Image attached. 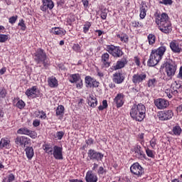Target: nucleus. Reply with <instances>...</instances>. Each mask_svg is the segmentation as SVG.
<instances>
[{
  "label": "nucleus",
  "instance_id": "f257e3e1",
  "mask_svg": "<svg viewBox=\"0 0 182 182\" xmlns=\"http://www.w3.org/2000/svg\"><path fill=\"white\" fill-rule=\"evenodd\" d=\"M167 46L168 44L166 43H161V46L156 49L151 50L149 58L147 61V66L149 68H153L156 65L159 64V62L163 59V56L167 50Z\"/></svg>",
  "mask_w": 182,
  "mask_h": 182
},
{
  "label": "nucleus",
  "instance_id": "f03ea898",
  "mask_svg": "<svg viewBox=\"0 0 182 182\" xmlns=\"http://www.w3.org/2000/svg\"><path fill=\"white\" fill-rule=\"evenodd\" d=\"M129 114L135 122H143L146 117V106L142 103L134 104L131 106Z\"/></svg>",
  "mask_w": 182,
  "mask_h": 182
},
{
  "label": "nucleus",
  "instance_id": "7ed1b4c3",
  "mask_svg": "<svg viewBox=\"0 0 182 182\" xmlns=\"http://www.w3.org/2000/svg\"><path fill=\"white\" fill-rule=\"evenodd\" d=\"M34 56V60L37 63V65H39V63H43L44 68L46 69V68H48L50 65V62L49 61V58L46 56V53H45V50L42 48H38L33 54Z\"/></svg>",
  "mask_w": 182,
  "mask_h": 182
},
{
  "label": "nucleus",
  "instance_id": "20e7f679",
  "mask_svg": "<svg viewBox=\"0 0 182 182\" xmlns=\"http://www.w3.org/2000/svg\"><path fill=\"white\" fill-rule=\"evenodd\" d=\"M163 68L165 69L166 76L171 79L177 72V63L171 59H168L163 64Z\"/></svg>",
  "mask_w": 182,
  "mask_h": 182
},
{
  "label": "nucleus",
  "instance_id": "39448f33",
  "mask_svg": "<svg viewBox=\"0 0 182 182\" xmlns=\"http://www.w3.org/2000/svg\"><path fill=\"white\" fill-rule=\"evenodd\" d=\"M105 50L108 52L112 58H122L124 53L122 50V47L119 46H114L113 44L105 45Z\"/></svg>",
  "mask_w": 182,
  "mask_h": 182
},
{
  "label": "nucleus",
  "instance_id": "423d86ee",
  "mask_svg": "<svg viewBox=\"0 0 182 182\" xmlns=\"http://www.w3.org/2000/svg\"><path fill=\"white\" fill-rule=\"evenodd\" d=\"M130 171L133 176L138 178L144 175V168L139 162H135L130 166Z\"/></svg>",
  "mask_w": 182,
  "mask_h": 182
},
{
  "label": "nucleus",
  "instance_id": "0eeeda50",
  "mask_svg": "<svg viewBox=\"0 0 182 182\" xmlns=\"http://www.w3.org/2000/svg\"><path fill=\"white\" fill-rule=\"evenodd\" d=\"M154 18H155V23H156L157 26L170 21L168 14H167L166 13L161 14L156 11L154 14Z\"/></svg>",
  "mask_w": 182,
  "mask_h": 182
},
{
  "label": "nucleus",
  "instance_id": "6e6552de",
  "mask_svg": "<svg viewBox=\"0 0 182 182\" xmlns=\"http://www.w3.org/2000/svg\"><path fill=\"white\" fill-rule=\"evenodd\" d=\"M87 157L90 160H92L93 161H102L105 155L95 149H89L87 152Z\"/></svg>",
  "mask_w": 182,
  "mask_h": 182
},
{
  "label": "nucleus",
  "instance_id": "1a4fd4ad",
  "mask_svg": "<svg viewBox=\"0 0 182 182\" xmlns=\"http://www.w3.org/2000/svg\"><path fill=\"white\" fill-rule=\"evenodd\" d=\"M173 116H174V112L171 109L160 111L157 114V117L161 122L171 120V119H173Z\"/></svg>",
  "mask_w": 182,
  "mask_h": 182
},
{
  "label": "nucleus",
  "instance_id": "9d476101",
  "mask_svg": "<svg viewBox=\"0 0 182 182\" xmlns=\"http://www.w3.org/2000/svg\"><path fill=\"white\" fill-rule=\"evenodd\" d=\"M25 95L29 99H36V97L41 96V90L38 89L37 86H33L26 90Z\"/></svg>",
  "mask_w": 182,
  "mask_h": 182
},
{
  "label": "nucleus",
  "instance_id": "9b49d317",
  "mask_svg": "<svg viewBox=\"0 0 182 182\" xmlns=\"http://www.w3.org/2000/svg\"><path fill=\"white\" fill-rule=\"evenodd\" d=\"M158 29L162 32V33H165L166 35H168V33H171L173 31V25L171 24V21L169 20L165 23H162L158 26Z\"/></svg>",
  "mask_w": 182,
  "mask_h": 182
},
{
  "label": "nucleus",
  "instance_id": "f8f14e48",
  "mask_svg": "<svg viewBox=\"0 0 182 182\" xmlns=\"http://www.w3.org/2000/svg\"><path fill=\"white\" fill-rule=\"evenodd\" d=\"M124 79H126V74L122 70L117 71L112 75V82L117 85H122L124 82Z\"/></svg>",
  "mask_w": 182,
  "mask_h": 182
},
{
  "label": "nucleus",
  "instance_id": "ddd939ff",
  "mask_svg": "<svg viewBox=\"0 0 182 182\" xmlns=\"http://www.w3.org/2000/svg\"><path fill=\"white\" fill-rule=\"evenodd\" d=\"M18 134H24L28 136L31 139H36L38 137V133L35 131L28 129V127H22L17 130Z\"/></svg>",
  "mask_w": 182,
  "mask_h": 182
},
{
  "label": "nucleus",
  "instance_id": "4468645a",
  "mask_svg": "<svg viewBox=\"0 0 182 182\" xmlns=\"http://www.w3.org/2000/svg\"><path fill=\"white\" fill-rule=\"evenodd\" d=\"M147 79V74L146 73H137L136 74H134L132 76V82L135 85H139V83H142Z\"/></svg>",
  "mask_w": 182,
  "mask_h": 182
},
{
  "label": "nucleus",
  "instance_id": "2eb2a0df",
  "mask_svg": "<svg viewBox=\"0 0 182 182\" xmlns=\"http://www.w3.org/2000/svg\"><path fill=\"white\" fill-rule=\"evenodd\" d=\"M52 155L55 160H63V148L58 145H55L53 148Z\"/></svg>",
  "mask_w": 182,
  "mask_h": 182
},
{
  "label": "nucleus",
  "instance_id": "dca6fc26",
  "mask_svg": "<svg viewBox=\"0 0 182 182\" xmlns=\"http://www.w3.org/2000/svg\"><path fill=\"white\" fill-rule=\"evenodd\" d=\"M101 63L102 69H107V68H110L112 62H110V54H109V53H104L102 54Z\"/></svg>",
  "mask_w": 182,
  "mask_h": 182
},
{
  "label": "nucleus",
  "instance_id": "f3484780",
  "mask_svg": "<svg viewBox=\"0 0 182 182\" xmlns=\"http://www.w3.org/2000/svg\"><path fill=\"white\" fill-rule=\"evenodd\" d=\"M55 8V3L53 0H42V5L41 6V11L42 12H47V11H52Z\"/></svg>",
  "mask_w": 182,
  "mask_h": 182
},
{
  "label": "nucleus",
  "instance_id": "a211bd4d",
  "mask_svg": "<svg viewBox=\"0 0 182 182\" xmlns=\"http://www.w3.org/2000/svg\"><path fill=\"white\" fill-rule=\"evenodd\" d=\"M154 105L157 109H159V110H163L164 109H167V107L170 106V102L165 99L158 98L154 101Z\"/></svg>",
  "mask_w": 182,
  "mask_h": 182
},
{
  "label": "nucleus",
  "instance_id": "6ab92c4d",
  "mask_svg": "<svg viewBox=\"0 0 182 182\" xmlns=\"http://www.w3.org/2000/svg\"><path fill=\"white\" fill-rule=\"evenodd\" d=\"M85 83L86 87H97L99 85H100L99 81L96 80V79L92 77L90 75H87L85 77Z\"/></svg>",
  "mask_w": 182,
  "mask_h": 182
},
{
  "label": "nucleus",
  "instance_id": "aec40b11",
  "mask_svg": "<svg viewBox=\"0 0 182 182\" xmlns=\"http://www.w3.org/2000/svg\"><path fill=\"white\" fill-rule=\"evenodd\" d=\"M129 63L127 57H123L121 60L117 61V63L111 67L112 70H119V69H123L124 66Z\"/></svg>",
  "mask_w": 182,
  "mask_h": 182
},
{
  "label": "nucleus",
  "instance_id": "412c9836",
  "mask_svg": "<svg viewBox=\"0 0 182 182\" xmlns=\"http://www.w3.org/2000/svg\"><path fill=\"white\" fill-rule=\"evenodd\" d=\"M169 48L173 53H181L182 52L181 44H180L176 40H173L169 43Z\"/></svg>",
  "mask_w": 182,
  "mask_h": 182
},
{
  "label": "nucleus",
  "instance_id": "4be33fe9",
  "mask_svg": "<svg viewBox=\"0 0 182 182\" xmlns=\"http://www.w3.org/2000/svg\"><path fill=\"white\" fill-rule=\"evenodd\" d=\"M124 94L118 93L114 98V103H115L117 109H120L124 105Z\"/></svg>",
  "mask_w": 182,
  "mask_h": 182
},
{
  "label": "nucleus",
  "instance_id": "5701e85b",
  "mask_svg": "<svg viewBox=\"0 0 182 182\" xmlns=\"http://www.w3.org/2000/svg\"><path fill=\"white\" fill-rule=\"evenodd\" d=\"M11 147H12V145L11 144V139L9 138L4 137L0 140V149L1 150H4V149L9 150Z\"/></svg>",
  "mask_w": 182,
  "mask_h": 182
},
{
  "label": "nucleus",
  "instance_id": "b1692460",
  "mask_svg": "<svg viewBox=\"0 0 182 182\" xmlns=\"http://www.w3.org/2000/svg\"><path fill=\"white\" fill-rule=\"evenodd\" d=\"M134 151L136 154V157L138 159H144L145 160H147V156H146L144 151L141 150V146L140 145H136Z\"/></svg>",
  "mask_w": 182,
  "mask_h": 182
},
{
  "label": "nucleus",
  "instance_id": "393cba45",
  "mask_svg": "<svg viewBox=\"0 0 182 182\" xmlns=\"http://www.w3.org/2000/svg\"><path fill=\"white\" fill-rule=\"evenodd\" d=\"M97 175L93 173V171H87L85 176L86 182H97Z\"/></svg>",
  "mask_w": 182,
  "mask_h": 182
},
{
  "label": "nucleus",
  "instance_id": "a878e982",
  "mask_svg": "<svg viewBox=\"0 0 182 182\" xmlns=\"http://www.w3.org/2000/svg\"><path fill=\"white\" fill-rule=\"evenodd\" d=\"M14 141L17 146H26L28 144V138L26 136H17Z\"/></svg>",
  "mask_w": 182,
  "mask_h": 182
},
{
  "label": "nucleus",
  "instance_id": "bb28decb",
  "mask_svg": "<svg viewBox=\"0 0 182 182\" xmlns=\"http://www.w3.org/2000/svg\"><path fill=\"white\" fill-rule=\"evenodd\" d=\"M47 82L49 87H51V89H55V87H58L59 85L58 79H56V77L55 76L48 77Z\"/></svg>",
  "mask_w": 182,
  "mask_h": 182
},
{
  "label": "nucleus",
  "instance_id": "cd10ccee",
  "mask_svg": "<svg viewBox=\"0 0 182 182\" xmlns=\"http://www.w3.org/2000/svg\"><path fill=\"white\" fill-rule=\"evenodd\" d=\"M50 32L51 33H53V35H58L60 36H63L66 35V30L59 27L52 28Z\"/></svg>",
  "mask_w": 182,
  "mask_h": 182
},
{
  "label": "nucleus",
  "instance_id": "c85d7f7f",
  "mask_svg": "<svg viewBox=\"0 0 182 182\" xmlns=\"http://www.w3.org/2000/svg\"><path fill=\"white\" fill-rule=\"evenodd\" d=\"M82 80V77L79 73L70 74L69 76V82L70 83H77Z\"/></svg>",
  "mask_w": 182,
  "mask_h": 182
},
{
  "label": "nucleus",
  "instance_id": "c756f323",
  "mask_svg": "<svg viewBox=\"0 0 182 182\" xmlns=\"http://www.w3.org/2000/svg\"><path fill=\"white\" fill-rule=\"evenodd\" d=\"M25 151L27 159L28 160H32V158L35 156L33 148L32 146H28L26 148Z\"/></svg>",
  "mask_w": 182,
  "mask_h": 182
},
{
  "label": "nucleus",
  "instance_id": "7c9ffc66",
  "mask_svg": "<svg viewBox=\"0 0 182 182\" xmlns=\"http://www.w3.org/2000/svg\"><path fill=\"white\" fill-rule=\"evenodd\" d=\"M116 36L122 43H129V36L127 34L122 33L121 34H117Z\"/></svg>",
  "mask_w": 182,
  "mask_h": 182
},
{
  "label": "nucleus",
  "instance_id": "2f4dec72",
  "mask_svg": "<svg viewBox=\"0 0 182 182\" xmlns=\"http://www.w3.org/2000/svg\"><path fill=\"white\" fill-rule=\"evenodd\" d=\"M147 6L142 5L140 9V14H139V18L140 19H144L146 18V16L147 15Z\"/></svg>",
  "mask_w": 182,
  "mask_h": 182
},
{
  "label": "nucleus",
  "instance_id": "473e14b6",
  "mask_svg": "<svg viewBox=\"0 0 182 182\" xmlns=\"http://www.w3.org/2000/svg\"><path fill=\"white\" fill-rule=\"evenodd\" d=\"M43 149L47 154L52 156V153L53 151V148H52V145H50V144L47 143V144H43Z\"/></svg>",
  "mask_w": 182,
  "mask_h": 182
},
{
  "label": "nucleus",
  "instance_id": "72a5a7b5",
  "mask_svg": "<svg viewBox=\"0 0 182 182\" xmlns=\"http://www.w3.org/2000/svg\"><path fill=\"white\" fill-rule=\"evenodd\" d=\"M147 39L149 45H150L151 46H153V45L156 43V36L154 34L149 33L147 36Z\"/></svg>",
  "mask_w": 182,
  "mask_h": 182
},
{
  "label": "nucleus",
  "instance_id": "f704fd0d",
  "mask_svg": "<svg viewBox=\"0 0 182 182\" xmlns=\"http://www.w3.org/2000/svg\"><path fill=\"white\" fill-rule=\"evenodd\" d=\"M56 116H63L65 114V107L63 105H58L55 110Z\"/></svg>",
  "mask_w": 182,
  "mask_h": 182
},
{
  "label": "nucleus",
  "instance_id": "c9c22d12",
  "mask_svg": "<svg viewBox=\"0 0 182 182\" xmlns=\"http://www.w3.org/2000/svg\"><path fill=\"white\" fill-rule=\"evenodd\" d=\"M181 127L178 125H176L172 129V133H173L174 136H180V134H181Z\"/></svg>",
  "mask_w": 182,
  "mask_h": 182
},
{
  "label": "nucleus",
  "instance_id": "e433bc0d",
  "mask_svg": "<svg viewBox=\"0 0 182 182\" xmlns=\"http://www.w3.org/2000/svg\"><path fill=\"white\" fill-rule=\"evenodd\" d=\"M156 85H157V80H156V78L149 79L147 82V86L150 89L156 87Z\"/></svg>",
  "mask_w": 182,
  "mask_h": 182
},
{
  "label": "nucleus",
  "instance_id": "4c0bfd02",
  "mask_svg": "<svg viewBox=\"0 0 182 182\" xmlns=\"http://www.w3.org/2000/svg\"><path fill=\"white\" fill-rule=\"evenodd\" d=\"M36 117H38V119H41V120H46V112L45 111L41 110L36 112Z\"/></svg>",
  "mask_w": 182,
  "mask_h": 182
},
{
  "label": "nucleus",
  "instance_id": "58836bf2",
  "mask_svg": "<svg viewBox=\"0 0 182 182\" xmlns=\"http://www.w3.org/2000/svg\"><path fill=\"white\" fill-rule=\"evenodd\" d=\"M89 103L91 107H95L96 106H97V98H96L93 95L90 97Z\"/></svg>",
  "mask_w": 182,
  "mask_h": 182
},
{
  "label": "nucleus",
  "instance_id": "ea45409f",
  "mask_svg": "<svg viewBox=\"0 0 182 182\" xmlns=\"http://www.w3.org/2000/svg\"><path fill=\"white\" fill-rule=\"evenodd\" d=\"M75 21H76L75 15L70 14L66 19L67 25H69V26H72V24L73 23V22H75Z\"/></svg>",
  "mask_w": 182,
  "mask_h": 182
},
{
  "label": "nucleus",
  "instance_id": "a19ab883",
  "mask_svg": "<svg viewBox=\"0 0 182 182\" xmlns=\"http://www.w3.org/2000/svg\"><path fill=\"white\" fill-rule=\"evenodd\" d=\"M131 26L132 28L135 29H139V28H143V23L140 21H134L131 22Z\"/></svg>",
  "mask_w": 182,
  "mask_h": 182
},
{
  "label": "nucleus",
  "instance_id": "79ce46f5",
  "mask_svg": "<svg viewBox=\"0 0 182 182\" xmlns=\"http://www.w3.org/2000/svg\"><path fill=\"white\" fill-rule=\"evenodd\" d=\"M92 26V23L89 21H86L85 23L83 25V32L85 33H87L89 32L90 27Z\"/></svg>",
  "mask_w": 182,
  "mask_h": 182
},
{
  "label": "nucleus",
  "instance_id": "37998d69",
  "mask_svg": "<svg viewBox=\"0 0 182 182\" xmlns=\"http://www.w3.org/2000/svg\"><path fill=\"white\" fill-rule=\"evenodd\" d=\"M6 95H8V92L5 87H0V99H5L6 97Z\"/></svg>",
  "mask_w": 182,
  "mask_h": 182
},
{
  "label": "nucleus",
  "instance_id": "c03bdc74",
  "mask_svg": "<svg viewBox=\"0 0 182 182\" xmlns=\"http://www.w3.org/2000/svg\"><path fill=\"white\" fill-rule=\"evenodd\" d=\"M107 107H109V105L107 104V100H104L102 101V105H100L98 107V110H100V112H102V111L105 110V109H107Z\"/></svg>",
  "mask_w": 182,
  "mask_h": 182
},
{
  "label": "nucleus",
  "instance_id": "a18cd8bd",
  "mask_svg": "<svg viewBox=\"0 0 182 182\" xmlns=\"http://www.w3.org/2000/svg\"><path fill=\"white\" fill-rule=\"evenodd\" d=\"M63 136H65V132L63 131H58L54 134V138L58 140H62L63 139Z\"/></svg>",
  "mask_w": 182,
  "mask_h": 182
},
{
  "label": "nucleus",
  "instance_id": "49530a36",
  "mask_svg": "<svg viewBox=\"0 0 182 182\" xmlns=\"http://www.w3.org/2000/svg\"><path fill=\"white\" fill-rule=\"evenodd\" d=\"M145 151H146V156L148 157H150L151 159H154V157H155L154 151H153L149 148H146L145 149Z\"/></svg>",
  "mask_w": 182,
  "mask_h": 182
},
{
  "label": "nucleus",
  "instance_id": "de8ad7c7",
  "mask_svg": "<svg viewBox=\"0 0 182 182\" xmlns=\"http://www.w3.org/2000/svg\"><path fill=\"white\" fill-rule=\"evenodd\" d=\"M18 26H21V30L23 31H26V24H25V21L23 19L19 20Z\"/></svg>",
  "mask_w": 182,
  "mask_h": 182
},
{
  "label": "nucleus",
  "instance_id": "09e8293b",
  "mask_svg": "<svg viewBox=\"0 0 182 182\" xmlns=\"http://www.w3.org/2000/svg\"><path fill=\"white\" fill-rule=\"evenodd\" d=\"M73 50L77 53H80L82 52V48L79 43H74L73 46Z\"/></svg>",
  "mask_w": 182,
  "mask_h": 182
},
{
  "label": "nucleus",
  "instance_id": "8fccbe9b",
  "mask_svg": "<svg viewBox=\"0 0 182 182\" xmlns=\"http://www.w3.org/2000/svg\"><path fill=\"white\" fill-rule=\"evenodd\" d=\"M26 106V104H25V102L22 100H19L17 103L16 104V107H18V109H22L23 107Z\"/></svg>",
  "mask_w": 182,
  "mask_h": 182
},
{
  "label": "nucleus",
  "instance_id": "3c124183",
  "mask_svg": "<svg viewBox=\"0 0 182 182\" xmlns=\"http://www.w3.org/2000/svg\"><path fill=\"white\" fill-rule=\"evenodd\" d=\"M9 39V36L6 34H0V43H5Z\"/></svg>",
  "mask_w": 182,
  "mask_h": 182
},
{
  "label": "nucleus",
  "instance_id": "603ef678",
  "mask_svg": "<svg viewBox=\"0 0 182 182\" xmlns=\"http://www.w3.org/2000/svg\"><path fill=\"white\" fill-rule=\"evenodd\" d=\"M106 169H105L103 166H100L97 171V174H98V176H103V174H106Z\"/></svg>",
  "mask_w": 182,
  "mask_h": 182
},
{
  "label": "nucleus",
  "instance_id": "864d4df0",
  "mask_svg": "<svg viewBox=\"0 0 182 182\" xmlns=\"http://www.w3.org/2000/svg\"><path fill=\"white\" fill-rule=\"evenodd\" d=\"M149 143L151 149H156V144H157V139L155 137H153L150 140Z\"/></svg>",
  "mask_w": 182,
  "mask_h": 182
},
{
  "label": "nucleus",
  "instance_id": "5fc2aeb1",
  "mask_svg": "<svg viewBox=\"0 0 182 182\" xmlns=\"http://www.w3.org/2000/svg\"><path fill=\"white\" fill-rule=\"evenodd\" d=\"M159 4H161L162 5H172L173 0H162V1H159Z\"/></svg>",
  "mask_w": 182,
  "mask_h": 182
},
{
  "label": "nucleus",
  "instance_id": "6e6d98bb",
  "mask_svg": "<svg viewBox=\"0 0 182 182\" xmlns=\"http://www.w3.org/2000/svg\"><path fill=\"white\" fill-rule=\"evenodd\" d=\"M138 139L141 144H144V133L139 134Z\"/></svg>",
  "mask_w": 182,
  "mask_h": 182
},
{
  "label": "nucleus",
  "instance_id": "4d7b16f0",
  "mask_svg": "<svg viewBox=\"0 0 182 182\" xmlns=\"http://www.w3.org/2000/svg\"><path fill=\"white\" fill-rule=\"evenodd\" d=\"M171 94L173 95V96H176V95H177L178 93V88H177V87L173 86V85H171Z\"/></svg>",
  "mask_w": 182,
  "mask_h": 182
},
{
  "label": "nucleus",
  "instance_id": "13d9d810",
  "mask_svg": "<svg viewBox=\"0 0 182 182\" xmlns=\"http://www.w3.org/2000/svg\"><path fill=\"white\" fill-rule=\"evenodd\" d=\"M17 19H18V16H11L9 18V23H11V25H14V23L16 22Z\"/></svg>",
  "mask_w": 182,
  "mask_h": 182
},
{
  "label": "nucleus",
  "instance_id": "bf43d9fd",
  "mask_svg": "<svg viewBox=\"0 0 182 182\" xmlns=\"http://www.w3.org/2000/svg\"><path fill=\"white\" fill-rule=\"evenodd\" d=\"M85 143L87 144V146H92V144L95 143V140L92 139V138L88 137V139L85 140Z\"/></svg>",
  "mask_w": 182,
  "mask_h": 182
},
{
  "label": "nucleus",
  "instance_id": "052dcab7",
  "mask_svg": "<svg viewBox=\"0 0 182 182\" xmlns=\"http://www.w3.org/2000/svg\"><path fill=\"white\" fill-rule=\"evenodd\" d=\"M77 89H82L83 87V80H80L76 84Z\"/></svg>",
  "mask_w": 182,
  "mask_h": 182
},
{
  "label": "nucleus",
  "instance_id": "680f3d73",
  "mask_svg": "<svg viewBox=\"0 0 182 182\" xmlns=\"http://www.w3.org/2000/svg\"><path fill=\"white\" fill-rule=\"evenodd\" d=\"M15 181V175L14 173H10L8 177L7 182H12Z\"/></svg>",
  "mask_w": 182,
  "mask_h": 182
},
{
  "label": "nucleus",
  "instance_id": "e2e57ef3",
  "mask_svg": "<svg viewBox=\"0 0 182 182\" xmlns=\"http://www.w3.org/2000/svg\"><path fill=\"white\" fill-rule=\"evenodd\" d=\"M33 127H38V126H41V120H39V119L33 120Z\"/></svg>",
  "mask_w": 182,
  "mask_h": 182
},
{
  "label": "nucleus",
  "instance_id": "0e129e2a",
  "mask_svg": "<svg viewBox=\"0 0 182 182\" xmlns=\"http://www.w3.org/2000/svg\"><path fill=\"white\" fill-rule=\"evenodd\" d=\"M96 72L97 73V76L102 79V77H104L105 74L103 73H102V71H100V70L99 69V68H97L96 69Z\"/></svg>",
  "mask_w": 182,
  "mask_h": 182
},
{
  "label": "nucleus",
  "instance_id": "69168bd1",
  "mask_svg": "<svg viewBox=\"0 0 182 182\" xmlns=\"http://www.w3.org/2000/svg\"><path fill=\"white\" fill-rule=\"evenodd\" d=\"M172 86H174L178 90V89H181L182 85L180 83V82L175 81L173 83H172Z\"/></svg>",
  "mask_w": 182,
  "mask_h": 182
},
{
  "label": "nucleus",
  "instance_id": "338daca9",
  "mask_svg": "<svg viewBox=\"0 0 182 182\" xmlns=\"http://www.w3.org/2000/svg\"><path fill=\"white\" fill-rule=\"evenodd\" d=\"M134 60L136 66H140V58H139L137 56H135L134 58Z\"/></svg>",
  "mask_w": 182,
  "mask_h": 182
},
{
  "label": "nucleus",
  "instance_id": "774afa93",
  "mask_svg": "<svg viewBox=\"0 0 182 182\" xmlns=\"http://www.w3.org/2000/svg\"><path fill=\"white\" fill-rule=\"evenodd\" d=\"M178 79H181L182 80V66L180 67L179 68V73L177 75Z\"/></svg>",
  "mask_w": 182,
  "mask_h": 182
}]
</instances>
